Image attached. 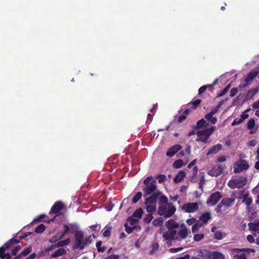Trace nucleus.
Instances as JSON below:
<instances>
[{"instance_id":"1","label":"nucleus","mask_w":259,"mask_h":259,"mask_svg":"<svg viewBox=\"0 0 259 259\" xmlns=\"http://www.w3.org/2000/svg\"><path fill=\"white\" fill-rule=\"evenodd\" d=\"M92 241V237L91 235L84 238L82 231H76L75 233V241L73 248L82 250L89 245Z\"/></svg>"},{"instance_id":"2","label":"nucleus","mask_w":259,"mask_h":259,"mask_svg":"<svg viewBox=\"0 0 259 259\" xmlns=\"http://www.w3.org/2000/svg\"><path fill=\"white\" fill-rule=\"evenodd\" d=\"M176 210V208L171 203L160 205L158 213L165 218H169L172 216Z\"/></svg>"},{"instance_id":"3","label":"nucleus","mask_w":259,"mask_h":259,"mask_svg":"<svg viewBox=\"0 0 259 259\" xmlns=\"http://www.w3.org/2000/svg\"><path fill=\"white\" fill-rule=\"evenodd\" d=\"M215 126H211L210 128L198 131L197 132L198 138L196 141H201L204 143H208L209 137L215 131Z\"/></svg>"},{"instance_id":"4","label":"nucleus","mask_w":259,"mask_h":259,"mask_svg":"<svg viewBox=\"0 0 259 259\" xmlns=\"http://www.w3.org/2000/svg\"><path fill=\"white\" fill-rule=\"evenodd\" d=\"M145 187L143 189L146 195L152 193L156 189V182L152 176L147 177L144 181Z\"/></svg>"},{"instance_id":"5","label":"nucleus","mask_w":259,"mask_h":259,"mask_svg":"<svg viewBox=\"0 0 259 259\" xmlns=\"http://www.w3.org/2000/svg\"><path fill=\"white\" fill-rule=\"evenodd\" d=\"M235 203V199L233 198H225L222 200L215 208L217 212H224L227 209Z\"/></svg>"},{"instance_id":"6","label":"nucleus","mask_w":259,"mask_h":259,"mask_svg":"<svg viewBox=\"0 0 259 259\" xmlns=\"http://www.w3.org/2000/svg\"><path fill=\"white\" fill-rule=\"evenodd\" d=\"M247 178L244 177H240L239 178L230 180L228 183V186L231 189H240L246 185Z\"/></svg>"},{"instance_id":"7","label":"nucleus","mask_w":259,"mask_h":259,"mask_svg":"<svg viewBox=\"0 0 259 259\" xmlns=\"http://www.w3.org/2000/svg\"><path fill=\"white\" fill-rule=\"evenodd\" d=\"M157 196V195L154 194L146 199L145 203L147 212L151 213L156 209Z\"/></svg>"},{"instance_id":"8","label":"nucleus","mask_w":259,"mask_h":259,"mask_svg":"<svg viewBox=\"0 0 259 259\" xmlns=\"http://www.w3.org/2000/svg\"><path fill=\"white\" fill-rule=\"evenodd\" d=\"M19 243V240L15 239H12L5 244L4 246L0 247V258L2 259H10L11 255L9 253H4V252L8 249L12 245Z\"/></svg>"},{"instance_id":"9","label":"nucleus","mask_w":259,"mask_h":259,"mask_svg":"<svg viewBox=\"0 0 259 259\" xmlns=\"http://www.w3.org/2000/svg\"><path fill=\"white\" fill-rule=\"evenodd\" d=\"M143 211L142 208L137 209L133 213L132 217H130L128 221L132 225H135L141 219Z\"/></svg>"},{"instance_id":"10","label":"nucleus","mask_w":259,"mask_h":259,"mask_svg":"<svg viewBox=\"0 0 259 259\" xmlns=\"http://www.w3.org/2000/svg\"><path fill=\"white\" fill-rule=\"evenodd\" d=\"M258 71L257 69H252L247 75L245 79V83L242 85H239V88H244L246 86L248 85L252 80L257 75Z\"/></svg>"},{"instance_id":"11","label":"nucleus","mask_w":259,"mask_h":259,"mask_svg":"<svg viewBox=\"0 0 259 259\" xmlns=\"http://www.w3.org/2000/svg\"><path fill=\"white\" fill-rule=\"evenodd\" d=\"M182 208L186 212L191 213L197 211L199 206L196 202H188L182 205Z\"/></svg>"},{"instance_id":"12","label":"nucleus","mask_w":259,"mask_h":259,"mask_svg":"<svg viewBox=\"0 0 259 259\" xmlns=\"http://www.w3.org/2000/svg\"><path fill=\"white\" fill-rule=\"evenodd\" d=\"M246 249L233 248L232 249V255L233 259H247L244 251Z\"/></svg>"},{"instance_id":"13","label":"nucleus","mask_w":259,"mask_h":259,"mask_svg":"<svg viewBox=\"0 0 259 259\" xmlns=\"http://www.w3.org/2000/svg\"><path fill=\"white\" fill-rule=\"evenodd\" d=\"M222 197V195L219 192H215L210 195L206 203L208 205L213 206L217 203Z\"/></svg>"},{"instance_id":"14","label":"nucleus","mask_w":259,"mask_h":259,"mask_svg":"<svg viewBox=\"0 0 259 259\" xmlns=\"http://www.w3.org/2000/svg\"><path fill=\"white\" fill-rule=\"evenodd\" d=\"M191 234L190 230L188 229L184 224L181 226L177 236L179 237V240L186 239Z\"/></svg>"},{"instance_id":"15","label":"nucleus","mask_w":259,"mask_h":259,"mask_svg":"<svg viewBox=\"0 0 259 259\" xmlns=\"http://www.w3.org/2000/svg\"><path fill=\"white\" fill-rule=\"evenodd\" d=\"M240 193L241 196L239 197V199L243 198L242 202L245 203L247 206H250L252 202V199L249 196V192L243 190L240 191Z\"/></svg>"},{"instance_id":"16","label":"nucleus","mask_w":259,"mask_h":259,"mask_svg":"<svg viewBox=\"0 0 259 259\" xmlns=\"http://www.w3.org/2000/svg\"><path fill=\"white\" fill-rule=\"evenodd\" d=\"M163 237L165 240H179V237L177 236V232L174 229H168L163 233Z\"/></svg>"},{"instance_id":"17","label":"nucleus","mask_w":259,"mask_h":259,"mask_svg":"<svg viewBox=\"0 0 259 259\" xmlns=\"http://www.w3.org/2000/svg\"><path fill=\"white\" fill-rule=\"evenodd\" d=\"M248 168L249 165L247 163H235L233 165L234 172L235 173H239L247 170Z\"/></svg>"},{"instance_id":"18","label":"nucleus","mask_w":259,"mask_h":259,"mask_svg":"<svg viewBox=\"0 0 259 259\" xmlns=\"http://www.w3.org/2000/svg\"><path fill=\"white\" fill-rule=\"evenodd\" d=\"M70 226H71V227L70 226L65 225L64 226V228H65L64 231L62 233H58L56 235V236L55 237H52L51 238V239L50 240V241L51 242H53L57 241V240H59V239L62 238L64 237V236L70 231L71 228H73V225H71Z\"/></svg>"},{"instance_id":"19","label":"nucleus","mask_w":259,"mask_h":259,"mask_svg":"<svg viewBox=\"0 0 259 259\" xmlns=\"http://www.w3.org/2000/svg\"><path fill=\"white\" fill-rule=\"evenodd\" d=\"M223 169V167L221 165H218L217 167H214L208 171V174L212 177H218L222 173Z\"/></svg>"},{"instance_id":"20","label":"nucleus","mask_w":259,"mask_h":259,"mask_svg":"<svg viewBox=\"0 0 259 259\" xmlns=\"http://www.w3.org/2000/svg\"><path fill=\"white\" fill-rule=\"evenodd\" d=\"M181 149V146L180 145H175L168 149L166 152V155L168 157L173 156L177 152Z\"/></svg>"},{"instance_id":"21","label":"nucleus","mask_w":259,"mask_h":259,"mask_svg":"<svg viewBox=\"0 0 259 259\" xmlns=\"http://www.w3.org/2000/svg\"><path fill=\"white\" fill-rule=\"evenodd\" d=\"M63 207V204L60 201L55 203L52 206L49 213H57L60 211Z\"/></svg>"},{"instance_id":"22","label":"nucleus","mask_w":259,"mask_h":259,"mask_svg":"<svg viewBox=\"0 0 259 259\" xmlns=\"http://www.w3.org/2000/svg\"><path fill=\"white\" fill-rule=\"evenodd\" d=\"M248 226L250 230L259 231V219H256L253 222L249 223Z\"/></svg>"},{"instance_id":"23","label":"nucleus","mask_w":259,"mask_h":259,"mask_svg":"<svg viewBox=\"0 0 259 259\" xmlns=\"http://www.w3.org/2000/svg\"><path fill=\"white\" fill-rule=\"evenodd\" d=\"M222 146L220 144H218L215 146H213L207 152V155L216 154L222 149Z\"/></svg>"},{"instance_id":"24","label":"nucleus","mask_w":259,"mask_h":259,"mask_svg":"<svg viewBox=\"0 0 259 259\" xmlns=\"http://www.w3.org/2000/svg\"><path fill=\"white\" fill-rule=\"evenodd\" d=\"M211 219L210 213L207 212L203 213L200 217V220L202 222L203 225L206 224L209 220Z\"/></svg>"},{"instance_id":"25","label":"nucleus","mask_w":259,"mask_h":259,"mask_svg":"<svg viewBox=\"0 0 259 259\" xmlns=\"http://www.w3.org/2000/svg\"><path fill=\"white\" fill-rule=\"evenodd\" d=\"M168 229H174L179 227V224L173 220L168 221L166 223Z\"/></svg>"},{"instance_id":"26","label":"nucleus","mask_w":259,"mask_h":259,"mask_svg":"<svg viewBox=\"0 0 259 259\" xmlns=\"http://www.w3.org/2000/svg\"><path fill=\"white\" fill-rule=\"evenodd\" d=\"M66 250L63 248H60L53 252L51 255L52 257H57L65 253Z\"/></svg>"},{"instance_id":"27","label":"nucleus","mask_w":259,"mask_h":259,"mask_svg":"<svg viewBox=\"0 0 259 259\" xmlns=\"http://www.w3.org/2000/svg\"><path fill=\"white\" fill-rule=\"evenodd\" d=\"M208 125V123L203 118L199 120L197 122L196 128L197 129L201 128L203 127H206Z\"/></svg>"},{"instance_id":"28","label":"nucleus","mask_w":259,"mask_h":259,"mask_svg":"<svg viewBox=\"0 0 259 259\" xmlns=\"http://www.w3.org/2000/svg\"><path fill=\"white\" fill-rule=\"evenodd\" d=\"M204 118L211 124H215L217 122V118L215 117H213V115L209 113L206 114Z\"/></svg>"},{"instance_id":"29","label":"nucleus","mask_w":259,"mask_h":259,"mask_svg":"<svg viewBox=\"0 0 259 259\" xmlns=\"http://www.w3.org/2000/svg\"><path fill=\"white\" fill-rule=\"evenodd\" d=\"M185 177V173L183 171H180L177 175L176 177L174 179V181L176 183H178L181 182Z\"/></svg>"},{"instance_id":"30","label":"nucleus","mask_w":259,"mask_h":259,"mask_svg":"<svg viewBox=\"0 0 259 259\" xmlns=\"http://www.w3.org/2000/svg\"><path fill=\"white\" fill-rule=\"evenodd\" d=\"M201 102V100L197 99L195 101H192V102L189 103L188 104V106L191 107V108L195 109L198 106Z\"/></svg>"},{"instance_id":"31","label":"nucleus","mask_w":259,"mask_h":259,"mask_svg":"<svg viewBox=\"0 0 259 259\" xmlns=\"http://www.w3.org/2000/svg\"><path fill=\"white\" fill-rule=\"evenodd\" d=\"M159 245L157 242H153L151 245V249L150 251L151 254L155 253L158 250Z\"/></svg>"},{"instance_id":"32","label":"nucleus","mask_w":259,"mask_h":259,"mask_svg":"<svg viewBox=\"0 0 259 259\" xmlns=\"http://www.w3.org/2000/svg\"><path fill=\"white\" fill-rule=\"evenodd\" d=\"M258 92L256 89H251L249 90L246 94V97L251 99Z\"/></svg>"},{"instance_id":"33","label":"nucleus","mask_w":259,"mask_h":259,"mask_svg":"<svg viewBox=\"0 0 259 259\" xmlns=\"http://www.w3.org/2000/svg\"><path fill=\"white\" fill-rule=\"evenodd\" d=\"M203 226V224L201 223H197L194 224L192 228V231L193 233L197 232L199 229Z\"/></svg>"},{"instance_id":"34","label":"nucleus","mask_w":259,"mask_h":259,"mask_svg":"<svg viewBox=\"0 0 259 259\" xmlns=\"http://www.w3.org/2000/svg\"><path fill=\"white\" fill-rule=\"evenodd\" d=\"M112 228L109 226H106L104 228V231L103 233V235L104 237H109L110 235Z\"/></svg>"},{"instance_id":"35","label":"nucleus","mask_w":259,"mask_h":259,"mask_svg":"<svg viewBox=\"0 0 259 259\" xmlns=\"http://www.w3.org/2000/svg\"><path fill=\"white\" fill-rule=\"evenodd\" d=\"M70 241V238H67L64 240L60 241L57 242V246L60 247L65 246L69 243Z\"/></svg>"},{"instance_id":"36","label":"nucleus","mask_w":259,"mask_h":259,"mask_svg":"<svg viewBox=\"0 0 259 259\" xmlns=\"http://www.w3.org/2000/svg\"><path fill=\"white\" fill-rule=\"evenodd\" d=\"M231 87V84H228L218 95V97H222L225 95Z\"/></svg>"},{"instance_id":"37","label":"nucleus","mask_w":259,"mask_h":259,"mask_svg":"<svg viewBox=\"0 0 259 259\" xmlns=\"http://www.w3.org/2000/svg\"><path fill=\"white\" fill-rule=\"evenodd\" d=\"M223 104V102H220L218 103V105L213 110H212L209 112V113H210V114H212L213 115H214L215 114H216L219 111L220 108L222 106Z\"/></svg>"},{"instance_id":"38","label":"nucleus","mask_w":259,"mask_h":259,"mask_svg":"<svg viewBox=\"0 0 259 259\" xmlns=\"http://www.w3.org/2000/svg\"><path fill=\"white\" fill-rule=\"evenodd\" d=\"M211 259H225V257L222 253L215 252L213 253Z\"/></svg>"},{"instance_id":"39","label":"nucleus","mask_w":259,"mask_h":259,"mask_svg":"<svg viewBox=\"0 0 259 259\" xmlns=\"http://www.w3.org/2000/svg\"><path fill=\"white\" fill-rule=\"evenodd\" d=\"M255 125V121L253 118L250 119L247 123V128L248 130H252Z\"/></svg>"},{"instance_id":"40","label":"nucleus","mask_w":259,"mask_h":259,"mask_svg":"<svg viewBox=\"0 0 259 259\" xmlns=\"http://www.w3.org/2000/svg\"><path fill=\"white\" fill-rule=\"evenodd\" d=\"M142 194L141 192H138L133 198L132 201L133 203H137L142 197Z\"/></svg>"},{"instance_id":"41","label":"nucleus","mask_w":259,"mask_h":259,"mask_svg":"<svg viewBox=\"0 0 259 259\" xmlns=\"http://www.w3.org/2000/svg\"><path fill=\"white\" fill-rule=\"evenodd\" d=\"M250 110V109L248 108L241 114L240 116V118L242 119L243 121L248 117L249 115L247 113Z\"/></svg>"},{"instance_id":"42","label":"nucleus","mask_w":259,"mask_h":259,"mask_svg":"<svg viewBox=\"0 0 259 259\" xmlns=\"http://www.w3.org/2000/svg\"><path fill=\"white\" fill-rule=\"evenodd\" d=\"M160 205H163L164 204H168L169 203L168 202V199L167 198L164 196V195H162L160 197Z\"/></svg>"},{"instance_id":"43","label":"nucleus","mask_w":259,"mask_h":259,"mask_svg":"<svg viewBox=\"0 0 259 259\" xmlns=\"http://www.w3.org/2000/svg\"><path fill=\"white\" fill-rule=\"evenodd\" d=\"M45 229V227L43 224H40L37 226L35 229V232L40 233H42Z\"/></svg>"},{"instance_id":"44","label":"nucleus","mask_w":259,"mask_h":259,"mask_svg":"<svg viewBox=\"0 0 259 259\" xmlns=\"http://www.w3.org/2000/svg\"><path fill=\"white\" fill-rule=\"evenodd\" d=\"M204 237L203 234H196L194 236V240L196 241H199L202 240Z\"/></svg>"},{"instance_id":"45","label":"nucleus","mask_w":259,"mask_h":259,"mask_svg":"<svg viewBox=\"0 0 259 259\" xmlns=\"http://www.w3.org/2000/svg\"><path fill=\"white\" fill-rule=\"evenodd\" d=\"M238 92V90L237 88H232L230 91V97H234L237 93Z\"/></svg>"},{"instance_id":"46","label":"nucleus","mask_w":259,"mask_h":259,"mask_svg":"<svg viewBox=\"0 0 259 259\" xmlns=\"http://www.w3.org/2000/svg\"><path fill=\"white\" fill-rule=\"evenodd\" d=\"M242 122H243V121L242 120V119L240 118H235L232 122L231 125L232 126H235V125H238V124H240Z\"/></svg>"},{"instance_id":"47","label":"nucleus","mask_w":259,"mask_h":259,"mask_svg":"<svg viewBox=\"0 0 259 259\" xmlns=\"http://www.w3.org/2000/svg\"><path fill=\"white\" fill-rule=\"evenodd\" d=\"M31 250V248L30 247H28V248H26L24 250H23L21 253L20 255L26 256L28 253H29L30 252Z\"/></svg>"},{"instance_id":"48","label":"nucleus","mask_w":259,"mask_h":259,"mask_svg":"<svg viewBox=\"0 0 259 259\" xmlns=\"http://www.w3.org/2000/svg\"><path fill=\"white\" fill-rule=\"evenodd\" d=\"M101 244H102L101 242L99 241L96 243V246H97L99 251L103 252L105 250V247L102 248Z\"/></svg>"},{"instance_id":"49","label":"nucleus","mask_w":259,"mask_h":259,"mask_svg":"<svg viewBox=\"0 0 259 259\" xmlns=\"http://www.w3.org/2000/svg\"><path fill=\"white\" fill-rule=\"evenodd\" d=\"M190 153V149L189 147H187L185 151H182L180 152V154L181 155L184 156L186 154L189 155Z\"/></svg>"},{"instance_id":"50","label":"nucleus","mask_w":259,"mask_h":259,"mask_svg":"<svg viewBox=\"0 0 259 259\" xmlns=\"http://www.w3.org/2000/svg\"><path fill=\"white\" fill-rule=\"evenodd\" d=\"M218 80L219 79L217 78L214 80L212 84L205 85V87H206V89L207 88L211 89L213 86L215 85L218 83Z\"/></svg>"},{"instance_id":"51","label":"nucleus","mask_w":259,"mask_h":259,"mask_svg":"<svg viewBox=\"0 0 259 259\" xmlns=\"http://www.w3.org/2000/svg\"><path fill=\"white\" fill-rule=\"evenodd\" d=\"M158 182L160 183L163 182L166 179V176L164 175H160L158 176Z\"/></svg>"},{"instance_id":"52","label":"nucleus","mask_w":259,"mask_h":259,"mask_svg":"<svg viewBox=\"0 0 259 259\" xmlns=\"http://www.w3.org/2000/svg\"><path fill=\"white\" fill-rule=\"evenodd\" d=\"M183 249V247L171 248L169 249V251L171 253H176L182 250Z\"/></svg>"},{"instance_id":"53","label":"nucleus","mask_w":259,"mask_h":259,"mask_svg":"<svg viewBox=\"0 0 259 259\" xmlns=\"http://www.w3.org/2000/svg\"><path fill=\"white\" fill-rule=\"evenodd\" d=\"M196 221V220L195 218H192L188 219L186 221V222L188 225L190 226V225H192V224H193L194 223H195Z\"/></svg>"},{"instance_id":"54","label":"nucleus","mask_w":259,"mask_h":259,"mask_svg":"<svg viewBox=\"0 0 259 259\" xmlns=\"http://www.w3.org/2000/svg\"><path fill=\"white\" fill-rule=\"evenodd\" d=\"M21 246L20 245L16 246L12 250V254L13 255H16L18 251L20 249Z\"/></svg>"},{"instance_id":"55","label":"nucleus","mask_w":259,"mask_h":259,"mask_svg":"<svg viewBox=\"0 0 259 259\" xmlns=\"http://www.w3.org/2000/svg\"><path fill=\"white\" fill-rule=\"evenodd\" d=\"M153 219V217L151 214H149L147 217L144 219V221L147 223H149Z\"/></svg>"},{"instance_id":"56","label":"nucleus","mask_w":259,"mask_h":259,"mask_svg":"<svg viewBox=\"0 0 259 259\" xmlns=\"http://www.w3.org/2000/svg\"><path fill=\"white\" fill-rule=\"evenodd\" d=\"M108 161H116L118 162L119 161L118 156L117 155H114L113 156L110 157L108 158Z\"/></svg>"},{"instance_id":"57","label":"nucleus","mask_w":259,"mask_h":259,"mask_svg":"<svg viewBox=\"0 0 259 259\" xmlns=\"http://www.w3.org/2000/svg\"><path fill=\"white\" fill-rule=\"evenodd\" d=\"M214 237L217 239H221L222 238V233L220 231L216 232L214 233Z\"/></svg>"},{"instance_id":"58","label":"nucleus","mask_w":259,"mask_h":259,"mask_svg":"<svg viewBox=\"0 0 259 259\" xmlns=\"http://www.w3.org/2000/svg\"><path fill=\"white\" fill-rule=\"evenodd\" d=\"M206 90V87L205 85H203L200 87L198 90V94L201 95Z\"/></svg>"},{"instance_id":"59","label":"nucleus","mask_w":259,"mask_h":259,"mask_svg":"<svg viewBox=\"0 0 259 259\" xmlns=\"http://www.w3.org/2000/svg\"><path fill=\"white\" fill-rule=\"evenodd\" d=\"M247 240L249 243H253L254 242V239L253 236L248 235L247 236Z\"/></svg>"},{"instance_id":"60","label":"nucleus","mask_w":259,"mask_h":259,"mask_svg":"<svg viewBox=\"0 0 259 259\" xmlns=\"http://www.w3.org/2000/svg\"><path fill=\"white\" fill-rule=\"evenodd\" d=\"M125 231L126 232L130 234L131 233H132L133 230H134V228H131V227H129L127 226V224H125Z\"/></svg>"},{"instance_id":"61","label":"nucleus","mask_w":259,"mask_h":259,"mask_svg":"<svg viewBox=\"0 0 259 259\" xmlns=\"http://www.w3.org/2000/svg\"><path fill=\"white\" fill-rule=\"evenodd\" d=\"M186 115H182L179 117L178 118V122L179 123L182 122L184 120H185L186 119Z\"/></svg>"},{"instance_id":"62","label":"nucleus","mask_w":259,"mask_h":259,"mask_svg":"<svg viewBox=\"0 0 259 259\" xmlns=\"http://www.w3.org/2000/svg\"><path fill=\"white\" fill-rule=\"evenodd\" d=\"M252 107L253 108L257 109L259 108V100L254 102L252 104Z\"/></svg>"},{"instance_id":"63","label":"nucleus","mask_w":259,"mask_h":259,"mask_svg":"<svg viewBox=\"0 0 259 259\" xmlns=\"http://www.w3.org/2000/svg\"><path fill=\"white\" fill-rule=\"evenodd\" d=\"M104 259H119V256L117 255H111Z\"/></svg>"},{"instance_id":"64","label":"nucleus","mask_w":259,"mask_h":259,"mask_svg":"<svg viewBox=\"0 0 259 259\" xmlns=\"http://www.w3.org/2000/svg\"><path fill=\"white\" fill-rule=\"evenodd\" d=\"M183 163H174L173 166L175 168H179L182 166Z\"/></svg>"}]
</instances>
